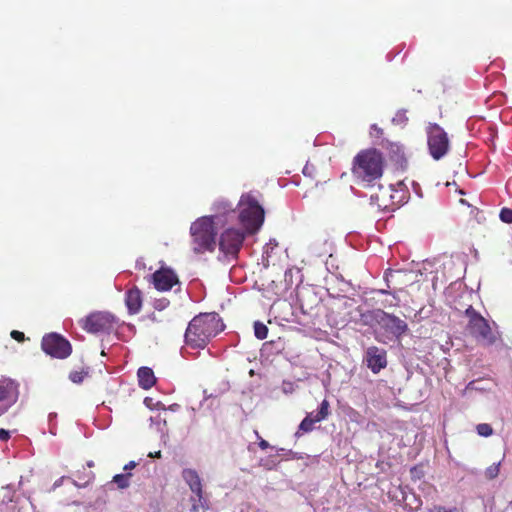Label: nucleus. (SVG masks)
Here are the masks:
<instances>
[{
  "label": "nucleus",
  "mask_w": 512,
  "mask_h": 512,
  "mask_svg": "<svg viewBox=\"0 0 512 512\" xmlns=\"http://www.w3.org/2000/svg\"><path fill=\"white\" fill-rule=\"evenodd\" d=\"M191 247L194 253L213 252L216 248V228L213 217H200L190 226Z\"/></svg>",
  "instance_id": "nucleus-3"
},
{
  "label": "nucleus",
  "mask_w": 512,
  "mask_h": 512,
  "mask_svg": "<svg viewBox=\"0 0 512 512\" xmlns=\"http://www.w3.org/2000/svg\"><path fill=\"white\" fill-rule=\"evenodd\" d=\"M465 314L469 318L467 327L471 335L485 341L487 344L495 343L496 337L488 321L479 312L469 306Z\"/></svg>",
  "instance_id": "nucleus-7"
},
{
  "label": "nucleus",
  "mask_w": 512,
  "mask_h": 512,
  "mask_svg": "<svg viewBox=\"0 0 512 512\" xmlns=\"http://www.w3.org/2000/svg\"><path fill=\"white\" fill-rule=\"evenodd\" d=\"M375 319L386 332L397 338L408 331L407 323L394 314L379 309L375 313Z\"/></svg>",
  "instance_id": "nucleus-10"
},
{
  "label": "nucleus",
  "mask_w": 512,
  "mask_h": 512,
  "mask_svg": "<svg viewBox=\"0 0 512 512\" xmlns=\"http://www.w3.org/2000/svg\"><path fill=\"white\" fill-rule=\"evenodd\" d=\"M247 235L244 228L228 227L219 237V250L226 256L237 257Z\"/></svg>",
  "instance_id": "nucleus-6"
},
{
  "label": "nucleus",
  "mask_w": 512,
  "mask_h": 512,
  "mask_svg": "<svg viewBox=\"0 0 512 512\" xmlns=\"http://www.w3.org/2000/svg\"><path fill=\"white\" fill-rule=\"evenodd\" d=\"M329 407H330V404H329L328 400L324 399L321 402L317 413L314 414L313 412H311L313 422L318 423V422L326 419L329 415Z\"/></svg>",
  "instance_id": "nucleus-21"
},
{
  "label": "nucleus",
  "mask_w": 512,
  "mask_h": 512,
  "mask_svg": "<svg viewBox=\"0 0 512 512\" xmlns=\"http://www.w3.org/2000/svg\"><path fill=\"white\" fill-rule=\"evenodd\" d=\"M365 362L373 373H379L387 366V353L377 346L368 347L365 352Z\"/></svg>",
  "instance_id": "nucleus-13"
},
{
  "label": "nucleus",
  "mask_w": 512,
  "mask_h": 512,
  "mask_svg": "<svg viewBox=\"0 0 512 512\" xmlns=\"http://www.w3.org/2000/svg\"><path fill=\"white\" fill-rule=\"evenodd\" d=\"M398 186L400 187V189L393 188V192H392L393 201H394L393 210L398 208L405 200V191L403 189V184L399 183Z\"/></svg>",
  "instance_id": "nucleus-23"
},
{
  "label": "nucleus",
  "mask_w": 512,
  "mask_h": 512,
  "mask_svg": "<svg viewBox=\"0 0 512 512\" xmlns=\"http://www.w3.org/2000/svg\"><path fill=\"white\" fill-rule=\"evenodd\" d=\"M161 456H162V455H161V451H160V450H159V451H156V452H153V453H152V452H150V453L148 454V457H150V458H161Z\"/></svg>",
  "instance_id": "nucleus-38"
},
{
  "label": "nucleus",
  "mask_w": 512,
  "mask_h": 512,
  "mask_svg": "<svg viewBox=\"0 0 512 512\" xmlns=\"http://www.w3.org/2000/svg\"><path fill=\"white\" fill-rule=\"evenodd\" d=\"M476 430H477V433L483 437H489L493 433V429H492L491 425H489L487 423L478 424L476 427Z\"/></svg>",
  "instance_id": "nucleus-29"
},
{
  "label": "nucleus",
  "mask_w": 512,
  "mask_h": 512,
  "mask_svg": "<svg viewBox=\"0 0 512 512\" xmlns=\"http://www.w3.org/2000/svg\"><path fill=\"white\" fill-rule=\"evenodd\" d=\"M406 276V274L401 270H388L385 273V281L387 287L389 289H393L394 291H401L402 287L397 286L401 283V277Z\"/></svg>",
  "instance_id": "nucleus-19"
},
{
  "label": "nucleus",
  "mask_w": 512,
  "mask_h": 512,
  "mask_svg": "<svg viewBox=\"0 0 512 512\" xmlns=\"http://www.w3.org/2000/svg\"><path fill=\"white\" fill-rule=\"evenodd\" d=\"M255 434H256L257 438L259 439L258 446L262 450H266L270 446L269 443L266 440L262 439L257 431H255Z\"/></svg>",
  "instance_id": "nucleus-36"
},
{
  "label": "nucleus",
  "mask_w": 512,
  "mask_h": 512,
  "mask_svg": "<svg viewBox=\"0 0 512 512\" xmlns=\"http://www.w3.org/2000/svg\"><path fill=\"white\" fill-rule=\"evenodd\" d=\"M223 329V321L217 313H201L189 322L185 343L193 349H204Z\"/></svg>",
  "instance_id": "nucleus-1"
},
{
  "label": "nucleus",
  "mask_w": 512,
  "mask_h": 512,
  "mask_svg": "<svg viewBox=\"0 0 512 512\" xmlns=\"http://www.w3.org/2000/svg\"><path fill=\"white\" fill-rule=\"evenodd\" d=\"M169 305V300L166 298L157 299L154 302V308L157 310H163Z\"/></svg>",
  "instance_id": "nucleus-33"
},
{
  "label": "nucleus",
  "mask_w": 512,
  "mask_h": 512,
  "mask_svg": "<svg viewBox=\"0 0 512 512\" xmlns=\"http://www.w3.org/2000/svg\"><path fill=\"white\" fill-rule=\"evenodd\" d=\"M136 466V463L134 461H130L128 464L124 466V470L132 469Z\"/></svg>",
  "instance_id": "nucleus-39"
},
{
  "label": "nucleus",
  "mask_w": 512,
  "mask_h": 512,
  "mask_svg": "<svg viewBox=\"0 0 512 512\" xmlns=\"http://www.w3.org/2000/svg\"><path fill=\"white\" fill-rule=\"evenodd\" d=\"M500 473V462L494 463L486 468L485 477L488 480L495 479Z\"/></svg>",
  "instance_id": "nucleus-27"
},
{
  "label": "nucleus",
  "mask_w": 512,
  "mask_h": 512,
  "mask_svg": "<svg viewBox=\"0 0 512 512\" xmlns=\"http://www.w3.org/2000/svg\"><path fill=\"white\" fill-rule=\"evenodd\" d=\"M114 323L115 317L103 311L92 312L80 321L82 329L92 334L109 332L113 329Z\"/></svg>",
  "instance_id": "nucleus-9"
},
{
  "label": "nucleus",
  "mask_w": 512,
  "mask_h": 512,
  "mask_svg": "<svg viewBox=\"0 0 512 512\" xmlns=\"http://www.w3.org/2000/svg\"><path fill=\"white\" fill-rule=\"evenodd\" d=\"M370 135L374 137H381L383 135V129L378 127L377 124H372L370 127Z\"/></svg>",
  "instance_id": "nucleus-34"
},
{
  "label": "nucleus",
  "mask_w": 512,
  "mask_h": 512,
  "mask_svg": "<svg viewBox=\"0 0 512 512\" xmlns=\"http://www.w3.org/2000/svg\"><path fill=\"white\" fill-rule=\"evenodd\" d=\"M88 375V370L82 369L81 371H72L69 374V379L76 384L83 382L84 378Z\"/></svg>",
  "instance_id": "nucleus-28"
},
{
  "label": "nucleus",
  "mask_w": 512,
  "mask_h": 512,
  "mask_svg": "<svg viewBox=\"0 0 512 512\" xmlns=\"http://www.w3.org/2000/svg\"><path fill=\"white\" fill-rule=\"evenodd\" d=\"M324 253H325V254L329 253V255H331L330 251H328V250H325V252H324Z\"/></svg>",
  "instance_id": "nucleus-41"
},
{
  "label": "nucleus",
  "mask_w": 512,
  "mask_h": 512,
  "mask_svg": "<svg viewBox=\"0 0 512 512\" xmlns=\"http://www.w3.org/2000/svg\"><path fill=\"white\" fill-rule=\"evenodd\" d=\"M499 218L502 222L511 224L512 223V209L504 207L501 209Z\"/></svg>",
  "instance_id": "nucleus-30"
},
{
  "label": "nucleus",
  "mask_w": 512,
  "mask_h": 512,
  "mask_svg": "<svg viewBox=\"0 0 512 512\" xmlns=\"http://www.w3.org/2000/svg\"><path fill=\"white\" fill-rule=\"evenodd\" d=\"M139 386L144 390L151 389L156 383L154 372L149 367H140L137 372Z\"/></svg>",
  "instance_id": "nucleus-18"
},
{
  "label": "nucleus",
  "mask_w": 512,
  "mask_h": 512,
  "mask_svg": "<svg viewBox=\"0 0 512 512\" xmlns=\"http://www.w3.org/2000/svg\"><path fill=\"white\" fill-rule=\"evenodd\" d=\"M11 337H12L13 339H15L16 341H18V342H22V341H24V339H25V335H24V333H23V332H21V331H18V330H13V331L11 332Z\"/></svg>",
  "instance_id": "nucleus-35"
},
{
  "label": "nucleus",
  "mask_w": 512,
  "mask_h": 512,
  "mask_svg": "<svg viewBox=\"0 0 512 512\" xmlns=\"http://www.w3.org/2000/svg\"><path fill=\"white\" fill-rule=\"evenodd\" d=\"M212 211L213 214L209 217H213L214 224L221 221V219L227 220L230 217H234L236 213L232 202L224 198L218 199L213 203Z\"/></svg>",
  "instance_id": "nucleus-15"
},
{
  "label": "nucleus",
  "mask_w": 512,
  "mask_h": 512,
  "mask_svg": "<svg viewBox=\"0 0 512 512\" xmlns=\"http://www.w3.org/2000/svg\"><path fill=\"white\" fill-rule=\"evenodd\" d=\"M254 334H255L256 338H258L259 340H263V339L267 338V335H268L267 326L265 324H263L262 322L256 321L254 323Z\"/></svg>",
  "instance_id": "nucleus-25"
},
{
  "label": "nucleus",
  "mask_w": 512,
  "mask_h": 512,
  "mask_svg": "<svg viewBox=\"0 0 512 512\" xmlns=\"http://www.w3.org/2000/svg\"><path fill=\"white\" fill-rule=\"evenodd\" d=\"M379 292L382 293V294H393L392 291L387 290V289H381V290H379Z\"/></svg>",
  "instance_id": "nucleus-40"
},
{
  "label": "nucleus",
  "mask_w": 512,
  "mask_h": 512,
  "mask_svg": "<svg viewBox=\"0 0 512 512\" xmlns=\"http://www.w3.org/2000/svg\"><path fill=\"white\" fill-rule=\"evenodd\" d=\"M393 186L388 187L379 186L378 192L371 195V204L375 205L382 211H393Z\"/></svg>",
  "instance_id": "nucleus-14"
},
{
  "label": "nucleus",
  "mask_w": 512,
  "mask_h": 512,
  "mask_svg": "<svg viewBox=\"0 0 512 512\" xmlns=\"http://www.w3.org/2000/svg\"><path fill=\"white\" fill-rule=\"evenodd\" d=\"M10 438L9 431L0 429V441H7Z\"/></svg>",
  "instance_id": "nucleus-37"
},
{
  "label": "nucleus",
  "mask_w": 512,
  "mask_h": 512,
  "mask_svg": "<svg viewBox=\"0 0 512 512\" xmlns=\"http://www.w3.org/2000/svg\"><path fill=\"white\" fill-rule=\"evenodd\" d=\"M190 510L189 512H206L208 509V500L204 496V493L201 494H192L190 496Z\"/></svg>",
  "instance_id": "nucleus-20"
},
{
  "label": "nucleus",
  "mask_w": 512,
  "mask_h": 512,
  "mask_svg": "<svg viewBox=\"0 0 512 512\" xmlns=\"http://www.w3.org/2000/svg\"><path fill=\"white\" fill-rule=\"evenodd\" d=\"M15 491L10 487H1L0 505H8L14 502Z\"/></svg>",
  "instance_id": "nucleus-22"
},
{
  "label": "nucleus",
  "mask_w": 512,
  "mask_h": 512,
  "mask_svg": "<svg viewBox=\"0 0 512 512\" xmlns=\"http://www.w3.org/2000/svg\"><path fill=\"white\" fill-rule=\"evenodd\" d=\"M143 296L141 290L137 286L128 289L125 294V305L129 314H138L142 309Z\"/></svg>",
  "instance_id": "nucleus-16"
},
{
  "label": "nucleus",
  "mask_w": 512,
  "mask_h": 512,
  "mask_svg": "<svg viewBox=\"0 0 512 512\" xmlns=\"http://www.w3.org/2000/svg\"><path fill=\"white\" fill-rule=\"evenodd\" d=\"M384 166L385 160L379 150L364 149L353 159L352 174L358 181L369 185L382 177Z\"/></svg>",
  "instance_id": "nucleus-2"
},
{
  "label": "nucleus",
  "mask_w": 512,
  "mask_h": 512,
  "mask_svg": "<svg viewBox=\"0 0 512 512\" xmlns=\"http://www.w3.org/2000/svg\"><path fill=\"white\" fill-rule=\"evenodd\" d=\"M411 496L413 497L414 499V503H408L407 500H408V496H405L404 497V501H405V505L409 507L410 511H417L420 506L422 505V502L420 499H418L415 494H411Z\"/></svg>",
  "instance_id": "nucleus-31"
},
{
  "label": "nucleus",
  "mask_w": 512,
  "mask_h": 512,
  "mask_svg": "<svg viewBox=\"0 0 512 512\" xmlns=\"http://www.w3.org/2000/svg\"><path fill=\"white\" fill-rule=\"evenodd\" d=\"M427 144L429 153L434 160H440L449 151L450 141L445 130L436 123L427 127Z\"/></svg>",
  "instance_id": "nucleus-5"
},
{
  "label": "nucleus",
  "mask_w": 512,
  "mask_h": 512,
  "mask_svg": "<svg viewBox=\"0 0 512 512\" xmlns=\"http://www.w3.org/2000/svg\"><path fill=\"white\" fill-rule=\"evenodd\" d=\"M19 397V384L12 379L0 380V415L4 414Z\"/></svg>",
  "instance_id": "nucleus-11"
},
{
  "label": "nucleus",
  "mask_w": 512,
  "mask_h": 512,
  "mask_svg": "<svg viewBox=\"0 0 512 512\" xmlns=\"http://www.w3.org/2000/svg\"><path fill=\"white\" fill-rule=\"evenodd\" d=\"M238 219L242 228L249 234H255L263 225L265 212L252 193H244L238 202Z\"/></svg>",
  "instance_id": "nucleus-4"
},
{
  "label": "nucleus",
  "mask_w": 512,
  "mask_h": 512,
  "mask_svg": "<svg viewBox=\"0 0 512 512\" xmlns=\"http://www.w3.org/2000/svg\"><path fill=\"white\" fill-rule=\"evenodd\" d=\"M428 512H461V510L458 509L457 507H452V508L446 509L443 506L435 505L432 508H430L428 510Z\"/></svg>",
  "instance_id": "nucleus-32"
},
{
  "label": "nucleus",
  "mask_w": 512,
  "mask_h": 512,
  "mask_svg": "<svg viewBox=\"0 0 512 512\" xmlns=\"http://www.w3.org/2000/svg\"><path fill=\"white\" fill-rule=\"evenodd\" d=\"M182 477H183L184 481L187 483V485L189 486L192 494L204 493L201 478L196 470L184 469L182 471Z\"/></svg>",
  "instance_id": "nucleus-17"
},
{
  "label": "nucleus",
  "mask_w": 512,
  "mask_h": 512,
  "mask_svg": "<svg viewBox=\"0 0 512 512\" xmlns=\"http://www.w3.org/2000/svg\"><path fill=\"white\" fill-rule=\"evenodd\" d=\"M152 282L158 291H169L179 283L178 276L170 268H161L152 274Z\"/></svg>",
  "instance_id": "nucleus-12"
},
{
  "label": "nucleus",
  "mask_w": 512,
  "mask_h": 512,
  "mask_svg": "<svg viewBox=\"0 0 512 512\" xmlns=\"http://www.w3.org/2000/svg\"><path fill=\"white\" fill-rule=\"evenodd\" d=\"M315 423L312 420V413H309L300 423L299 430L310 432L314 429Z\"/></svg>",
  "instance_id": "nucleus-26"
},
{
  "label": "nucleus",
  "mask_w": 512,
  "mask_h": 512,
  "mask_svg": "<svg viewBox=\"0 0 512 512\" xmlns=\"http://www.w3.org/2000/svg\"><path fill=\"white\" fill-rule=\"evenodd\" d=\"M257 512H260V511H257Z\"/></svg>",
  "instance_id": "nucleus-42"
},
{
  "label": "nucleus",
  "mask_w": 512,
  "mask_h": 512,
  "mask_svg": "<svg viewBox=\"0 0 512 512\" xmlns=\"http://www.w3.org/2000/svg\"><path fill=\"white\" fill-rule=\"evenodd\" d=\"M42 350L57 359H66L72 353L70 342L58 333L46 334L41 341Z\"/></svg>",
  "instance_id": "nucleus-8"
},
{
  "label": "nucleus",
  "mask_w": 512,
  "mask_h": 512,
  "mask_svg": "<svg viewBox=\"0 0 512 512\" xmlns=\"http://www.w3.org/2000/svg\"><path fill=\"white\" fill-rule=\"evenodd\" d=\"M132 476L131 473H126V474H117L113 477V482L115 484H117V486L120 488V489H125L127 487H129L130 485V477Z\"/></svg>",
  "instance_id": "nucleus-24"
}]
</instances>
